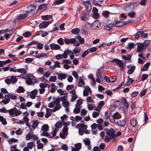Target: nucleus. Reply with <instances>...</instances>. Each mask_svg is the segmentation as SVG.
<instances>
[{
    "mask_svg": "<svg viewBox=\"0 0 151 151\" xmlns=\"http://www.w3.org/2000/svg\"><path fill=\"white\" fill-rule=\"evenodd\" d=\"M112 63H116V64L120 68V69L123 71L124 68V64L122 60H119L118 59H114L111 61Z\"/></svg>",
    "mask_w": 151,
    "mask_h": 151,
    "instance_id": "1",
    "label": "nucleus"
},
{
    "mask_svg": "<svg viewBox=\"0 0 151 151\" xmlns=\"http://www.w3.org/2000/svg\"><path fill=\"white\" fill-rule=\"evenodd\" d=\"M115 131L112 128H110L106 131V134L108 136H110L112 139L115 138L116 137Z\"/></svg>",
    "mask_w": 151,
    "mask_h": 151,
    "instance_id": "2",
    "label": "nucleus"
},
{
    "mask_svg": "<svg viewBox=\"0 0 151 151\" xmlns=\"http://www.w3.org/2000/svg\"><path fill=\"white\" fill-rule=\"evenodd\" d=\"M52 22V21H47L40 23L39 25V27L40 29L46 28Z\"/></svg>",
    "mask_w": 151,
    "mask_h": 151,
    "instance_id": "3",
    "label": "nucleus"
},
{
    "mask_svg": "<svg viewBox=\"0 0 151 151\" xmlns=\"http://www.w3.org/2000/svg\"><path fill=\"white\" fill-rule=\"evenodd\" d=\"M34 77L32 74H28V78L26 80V83L28 85H31L33 84L32 80H33Z\"/></svg>",
    "mask_w": 151,
    "mask_h": 151,
    "instance_id": "4",
    "label": "nucleus"
},
{
    "mask_svg": "<svg viewBox=\"0 0 151 151\" xmlns=\"http://www.w3.org/2000/svg\"><path fill=\"white\" fill-rule=\"evenodd\" d=\"M127 24V22H123L121 21H119L112 23V26H113V27H121Z\"/></svg>",
    "mask_w": 151,
    "mask_h": 151,
    "instance_id": "5",
    "label": "nucleus"
},
{
    "mask_svg": "<svg viewBox=\"0 0 151 151\" xmlns=\"http://www.w3.org/2000/svg\"><path fill=\"white\" fill-rule=\"evenodd\" d=\"M36 8V6L35 5L29 6L27 7L28 11L26 12H28L29 13H30L33 14L35 11Z\"/></svg>",
    "mask_w": 151,
    "mask_h": 151,
    "instance_id": "6",
    "label": "nucleus"
},
{
    "mask_svg": "<svg viewBox=\"0 0 151 151\" xmlns=\"http://www.w3.org/2000/svg\"><path fill=\"white\" fill-rule=\"evenodd\" d=\"M76 39L74 38L70 39H65L64 40L65 43L67 45L74 44L76 42Z\"/></svg>",
    "mask_w": 151,
    "mask_h": 151,
    "instance_id": "7",
    "label": "nucleus"
},
{
    "mask_svg": "<svg viewBox=\"0 0 151 151\" xmlns=\"http://www.w3.org/2000/svg\"><path fill=\"white\" fill-rule=\"evenodd\" d=\"M127 119H125L124 120H120L117 121L116 122V124L118 126L121 127H124L126 124Z\"/></svg>",
    "mask_w": 151,
    "mask_h": 151,
    "instance_id": "8",
    "label": "nucleus"
},
{
    "mask_svg": "<svg viewBox=\"0 0 151 151\" xmlns=\"http://www.w3.org/2000/svg\"><path fill=\"white\" fill-rule=\"evenodd\" d=\"M29 15V12H25V13L19 15L17 17V19L18 20H20L23 19H24Z\"/></svg>",
    "mask_w": 151,
    "mask_h": 151,
    "instance_id": "9",
    "label": "nucleus"
},
{
    "mask_svg": "<svg viewBox=\"0 0 151 151\" xmlns=\"http://www.w3.org/2000/svg\"><path fill=\"white\" fill-rule=\"evenodd\" d=\"M50 49L52 50H58L60 48V46L58 44L51 43L50 45Z\"/></svg>",
    "mask_w": 151,
    "mask_h": 151,
    "instance_id": "10",
    "label": "nucleus"
},
{
    "mask_svg": "<svg viewBox=\"0 0 151 151\" xmlns=\"http://www.w3.org/2000/svg\"><path fill=\"white\" fill-rule=\"evenodd\" d=\"M137 121L135 117L131 118L130 120V124L133 127H135Z\"/></svg>",
    "mask_w": 151,
    "mask_h": 151,
    "instance_id": "11",
    "label": "nucleus"
},
{
    "mask_svg": "<svg viewBox=\"0 0 151 151\" xmlns=\"http://www.w3.org/2000/svg\"><path fill=\"white\" fill-rule=\"evenodd\" d=\"M103 71V68H100L98 69L96 72V76L97 77H99L101 79H102V73Z\"/></svg>",
    "mask_w": 151,
    "mask_h": 151,
    "instance_id": "12",
    "label": "nucleus"
},
{
    "mask_svg": "<svg viewBox=\"0 0 151 151\" xmlns=\"http://www.w3.org/2000/svg\"><path fill=\"white\" fill-rule=\"evenodd\" d=\"M122 102L123 105L127 109H128L129 106V104L126 101L125 98L123 97L122 99Z\"/></svg>",
    "mask_w": 151,
    "mask_h": 151,
    "instance_id": "13",
    "label": "nucleus"
},
{
    "mask_svg": "<svg viewBox=\"0 0 151 151\" xmlns=\"http://www.w3.org/2000/svg\"><path fill=\"white\" fill-rule=\"evenodd\" d=\"M67 76V75L65 73H62L60 74H58V78L60 80H62L63 79H65Z\"/></svg>",
    "mask_w": 151,
    "mask_h": 151,
    "instance_id": "14",
    "label": "nucleus"
},
{
    "mask_svg": "<svg viewBox=\"0 0 151 151\" xmlns=\"http://www.w3.org/2000/svg\"><path fill=\"white\" fill-rule=\"evenodd\" d=\"M46 113L45 114V117L47 118L51 116L52 113V110L47 108L46 109Z\"/></svg>",
    "mask_w": 151,
    "mask_h": 151,
    "instance_id": "15",
    "label": "nucleus"
},
{
    "mask_svg": "<svg viewBox=\"0 0 151 151\" xmlns=\"http://www.w3.org/2000/svg\"><path fill=\"white\" fill-rule=\"evenodd\" d=\"M76 127L77 128H81V129H83V130L86 129L87 127V126L86 124L83 123L78 124Z\"/></svg>",
    "mask_w": 151,
    "mask_h": 151,
    "instance_id": "16",
    "label": "nucleus"
},
{
    "mask_svg": "<svg viewBox=\"0 0 151 151\" xmlns=\"http://www.w3.org/2000/svg\"><path fill=\"white\" fill-rule=\"evenodd\" d=\"M134 81V80L133 79L130 78L129 76H128L127 81L125 85L127 86L130 85L133 83Z\"/></svg>",
    "mask_w": 151,
    "mask_h": 151,
    "instance_id": "17",
    "label": "nucleus"
},
{
    "mask_svg": "<svg viewBox=\"0 0 151 151\" xmlns=\"http://www.w3.org/2000/svg\"><path fill=\"white\" fill-rule=\"evenodd\" d=\"M98 11V9L96 7H93V9L92 12L93 13H95V14H94V17L96 18H97V17L99 16V14L97 13Z\"/></svg>",
    "mask_w": 151,
    "mask_h": 151,
    "instance_id": "18",
    "label": "nucleus"
},
{
    "mask_svg": "<svg viewBox=\"0 0 151 151\" xmlns=\"http://www.w3.org/2000/svg\"><path fill=\"white\" fill-rule=\"evenodd\" d=\"M49 127L48 125L45 124L43 125L41 128V130L42 131L45 132H48L49 131Z\"/></svg>",
    "mask_w": 151,
    "mask_h": 151,
    "instance_id": "19",
    "label": "nucleus"
},
{
    "mask_svg": "<svg viewBox=\"0 0 151 151\" xmlns=\"http://www.w3.org/2000/svg\"><path fill=\"white\" fill-rule=\"evenodd\" d=\"M39 122L37 120H35L33 121L32 124V128L35 129L38 125Z\"/></svg>",
    "mask_w": 151,
    "mask_h": 151,
    "instance_id": "20",
    "label": "nucleus"
},
{
    "mask_svg": "<svg viewBox=\"0 0 151 151\" xmlns=\"http://www.w3.org/2000/svg\"><path fill=\"white\" fill-rule=\"evenodd\" d=\"M35 142L34 141H32V142H30L27 144V147L30 149H32L34 145H35Z\"/></svg>",
    "mask_w": 151,
    "mask_h": 151,
    "instance_id": "21",
    "label": "nucleus"
},
{
    "mask_svg": "<svg viewBox=\"0 0 151 151\" xmlns=\"http://www.w3.org/2000/svg\"><path fill=\"white\" fill-rule=\"evenodd\" d=\"M52 15H46L42 16L41 17L42 19L43 20H48L52 18Z\"/></svg>",
    "mask_w": 151,
    "mask_h": 151,
    "instance_id": "22",
    "label": "nucleus"
},
{
    "mask_svg": "<svg viewBox=\"0 0 151 151\" xmlns=\"http://www.w3.org/2000/svg\"><path fill=\"white\" fill-rule=\"evenodd\" d=\"M75 38L79 40L80 43L83 44L84 42V40L83 38H81L79 35H78L75 37Z\"/></svg>",
    "mask_w": 151,
    "mask_h": 151,
    "instance_id": "23",
    "label": "nucleus"
},
{
    "mask_svg": "<svg viewBox=\"0 0 151 151\" xmlns=\"http://www.w3.org/2000/svg\"><path fill=\"white\" fill-rule=\"evenodd\" d=\"M144 45L142 44H139L137 46V50L139 52H142L144 48Z\"/></svg>",
    "mask_w": 151,
    "mask_h": 151,
    "instance_id": "24",
    "label": "nucleus"
},
{
    "mask_svg": "<svg viewBox=\"0 0 151 151\" xmlns=\"http://www.w3.org/2000/svg\"><path fill=\"white\" fill-rule=\"evenodd\" d=\"M150 63H147L144 65L142 69V71H145L147 70L148 68L150 65Z\"/></svg>",
    "mask_w": 151,
    "mask_h": 151,
    "instance_id": "25",
    "label": "nucleus"
},
{
    "mask_svg": "<svg viewBox=\"0 0 151 151\" xmlns=\"http://www.w3.org/2000/svg\"><path fill=\"white\" fill-rule=\"evenodd\" d=\"M0 121L1 122L2 124L4 125L7 124L6 119L2 116L0 115Z\"/></svg>",
    "mask_w": 151,
    "mask_h": 151,
    "instance_id": "26",
    "label": "nucleus"
},
{
    "mask_svg": "<svg viewBox=\"0 0 151 151\" xmlns=\"http://www.w3.org/2000/svg\"><path fill=\"white\" fill-rule=\"evenodd\" d=\"M10 77V80H11V83L13 84H14L17 81L18 79L16 78V77L15 76H11Z\"/></svg>",
    "mask_w": 151,
    "mask_h": 151,
    "instance_id": "27",
    "label": "nucleus"
},
{
    "mask_svg": "<svg viewBox=\"0 0 151 151\" xmlns=\"http://www.w3.org/2000/svg\"><path fill=\"white\" fill-rule=\"evenodd\" d=\"M143 31H138L135 35V38L137 39L141 37L142 36V34L144 33Z\"/></svg>",
    "mask_w": 151,
    "mask_h": 151,
    "instance_id": "28",
    "label": "nucleus"
},
{
    "mask_svg": "<svg viewBox=\"0 0 151 151\" xmlns=\"http://www.w3.org/2000/svg\"><path fill=\"white\" fill-rule=\"evenodd\" d=\"M17 72L22 73L23 74H24L27 73L26 70L24 68L17 69Z\"/></svg>",
    "mask_w": 151,
    "mask_h": 151,
    "instance_id": "29",
    "label": "nucleus"
},
{
    "mask_svg": "<svg viewBox=\"0 0 151 151\" xmlns=\"http://www.w3.org/2000/svg\"><path fill=\"white\" fill-rule=\"evenodd\" d=\"M14 114L15 116H18L22 114V112L18 110L16 108L14 107Z\"/></svg>",
    "mask_w": 151,
    "mask_h": 151,
    "instance_id": "30",
    "label": "nucleus"
},
{
    "mask_svg": "<svg viewBox=\"0 0 151 151\" xmlns=\"http://www.w3.org/2000/svg\"><path fill=\"white\" fill-rule=\"evenodd\" d=\"M135 69V67L134 65H133L130 69H129L127 71L128 73L131 74L132 73Z\"/></svg>",
    "mask_w": 151,
    "mask_h": 151,
    "instance_id": "31",
    "label": "nucleus"
},
{
    "mask_svg": "<svg viewBox=\"0 0 151 151\" xmlns=\"http://www.w3.org/2000/svg\"><path fill=\"white\" fill-rule=\"evenodd\" d=\"M71 32L74 34L76 35L79 33L80 30L78 28H76L72 29L71 31Z\"/></svg>",
    "mask_w": 151,
    "mask_h": 151,
    "instance_id": "32",
    "label": "nucleus"
},
{
    "mask_svg": "<svg viewBox=\"0 0 151 151\" xmlns=\"http://www.w3.org/2000/svg\"><path fill=\"white\" fill-rule=\"evenodd\" d=\"M14 107L9 110H7V112H8L10 115L11 116H14Z\"/></svg>",
    "mask_w": 151,
    "mask_h": 151,
    "instance_id": "33",
    "label": "nucleus"
},
{
    "mask_svg": "<svg viewBox=\"0 0 151 151\" xmlns=\"http://www.w3.org/2000/svg\"><path fill=\"white\" fill-rule=\"evenodd\" d=\"M62 124L61 122H58L55 124V129L57 130H59V128L62 126Z\"/></svg>",
    "mask_w": 151,
    "mask_h": 151,
    "instance_id": "34",
    "label": "nucleus"
},
{
    "mask_svg": "<svg viewBox=\"0 0 151 151\" xmlns=\"http://www.w3.org/2000/svg\"><path fill=\"white\" fill-rule=\"evenodd\" d=\"M61 108V105H56L55 106L53 110H52V111L55 112L56 111L59 110Z\"/></svg>",
    "mask_w": 151,
    "mask_h": 151,
    "instance_id": "35",
    "label": "nucleus"
},
{
    "mask_svg": "<svg viewBox=\"0 0 151 151\" xmlns=\"http://www.w3.org/2000/svg\"><path fill=\"white\" fill-rule=\"evenodd\" d=\"M85 85V83L83 79H81L80 78L79 79V81L78 83V86L79 87H81L82 85Z\"/></svg>",
    "mask_w": 151,
    "mask_h": 151,
    "instance_id": "36",
    "label": "nucleus"
},
{
    "mask_svg": "<svg viewBox=\"0 0 151 151\" xmlns=\"http://www.w3.org/2000/svg\"><path fill=\"white\" fill-rule=\"evenodd\" d=\"M24 89L23 87L21 86H19L17 90V92L18 93H24Z\"/></svg>",
    "mask_w": 151,
    "mask_h": 151,
    "instance_id": "37",
    "label": "nucleus"
},
{
    "mask_svg": "<svg viewBox=\"0 0 151 151\" xmlns=\"http://www.w3.org/2000/svg\"><path fill=\"white\" fill-rule=\"evenodd\" d=\"M113 116L115 119H118L120 118V115L118 112H116L114 114Z\"/></svg>",
    "mask_w": 151,
    "mask_h": 151,
    "instance_id": "38",
    "label": "nucleus"
},
{
    "mask_svg": "<svg viewBox=\"0 0 151 151\" xmlns=\"http://www.w3.org/2000/svg\"><path fill=\"white\" fill-rule=\"evenodd\" d=\"M68 128L67 127H65L63 128L62 132L64 133L65 135H67Z\"/></svg>",
    "mask_w": 151,
    "mask_h": 151,
    "instance_id": "39",
    "label": "nucleus"
},
{
    "mask_svg": "<svg viewBox=\"0 0 151 151\" xmlns=\"http://www.w3.org/2000/svg\"><path fill=\"white\" fill-rule=\"evenodd\" d=\"M31 33L29 31H27L23 34V36L25 37H29L31 35Z\"/></svg>",
    "mask_w": 151,
    "mask_h": 151,
    "instance_id": "40",
    "label": "nucleus"
},
{
    "mask_svg": "<svg viewBox=\"0 0 151 151\" xmlns=\"http://www.w3.org/2000/svg\"><path fill=\"white\" fill-rule=\"evenodd\" d=\"M37 73L40 74H42L44 73V70L42 68L39 67L37 70Z\"/></svg>",
    "mask_w": 151,
    "mask_h": 151,
    "instance_id": "41",
    "label": "nucleus"
},
{
    "mask_svg": "<svg viewBox=\"0 0 151 151\" xmlns=\"http://www.w3.org/2000/svg\"><path fill=\"white\" fill-rule=\"evenodd\" d=\"M150 42V41L149 40H146L144 42L143 45H144V47H146L148 46Z\"/></svg>",
    "mask_w": 151,
    "mask_h": 151,
    "instance_id": "42",
    "label": "nucleus"
},
{
    "mask_svg": "<svg viewBox=\"0 0 151 151\" xmlns=\"http://www.w3.org/2000/svg\"><path fill=\"white\" fill-rule=\"evenodd\" d=\"M23 119L24 122H25L27 126L28 127H30V126H29H29L28 125H27V124L28 123V122L29 121V119L28 118L27 116H24L23 118Z\"/></svg>",
    "mask_w": 151,
    "mask_h": 151,
    "instance_id": "43",
    "label": "nucleus"
},
{
    "mask_svg": "<svg viewBox=\"0 0 151 151\" xmlns=\"http://www.w3.org/2000/svg\"><path fill=\"white\" fill-rule=\"evenodd\" d=\"M57 79V77L56 76H51L49 78V80L52 82H55Z\"/></svg>",
    "mask_w": 151,
    "mask_h": 151,
    "instance_id": "44",
    "label": "nucleus"
},
{
    "mask_svg": "<svg viewBox=\"0 0 151 151\" xmlns=\"http://www.w3.org/2000/svg\"><path fill=\"white\" fill-rule=\"evenodd\" d=\"M32 134L29 133L26 135L25 139L26 140H29L32 138Z\"/></svg>",
    "mask_w": 151,
    "mask_h": 151,
    "instance_id": "45",
    "label": "nucleus"
},
{
    "mask_svg": "<svg viewBox=\"0 0 151 151\" xmlns=\"http://www.w3.org/2000/svg\"><path fill=\"white\" fill-rule=\"evenodd\" d=\"M127 47L129 49H134V44L133 43H129L128 44Z\"/></svg>",
    "mask_w": 151,
    "mask_h": 151,
    "instance_id": "46",
    "label": "nucleus"
},
{
    "mask_svg": "<svg viewBox=\"0 0 151 151\" xmlns=\"http://www.w3.org/2000/svg\"><path fill=\"white\" fill-rule=\"evenodd\" d=\"M47 6V4H45L41 5L39 6L38 10L43 9L44 8H46Z\"/></svg>",
    "mask_w": 151,
    "mask_h": 151,
    "instance_id": "47",
    "label": "nucleus"
},
{
    "mask_svg": "<svg viewBox=\"0 0 151 151\" xmlns=\"http://www.w3.org/2000/svg\"><path fill=\"white\" fill-rule=\"evenodd\" d=\"M148 76V75L147 74H143L142 76V81H144L146 80Z\"/></svg>",
    "mask_w": 151,
    "mask_h": 151,
    "instance_id": "48",
    "label": "nucleus"
},
{
    "mask_svg": "<svg viewBox=\"0 0 151 151\" xmlns=\"http://www.w3.org/2000/svg\"><path fill=\"white\" fill-rule=\"evenodd\" d=\"M23 133V132L22 131L21 128H19L16 131V133L17 135H21Z\"/></svg>",
    "mask_w": 151,
    "mask_h": 151,
    "instance_id": "49",
    "label": "nucleus"
},
{
    "mask_svg": "<svg viewBox=\"0 0 151 151\" xmlns=\"http://www.w3.org/2000/svg\"><path fill=\"white\" fill-rule=\"evenodd\" d=\"M54 102H55V104L60 105V99L59 98H57Z\"/></svg>",
    "mask_w": 151,
    "mask_h": 151,
    "instance_id": "50",
    "label": "nucleus"
},
{
    "mask_svg": "<svg viewBox=\"0 0 151 151\" xmlns=\"http://www.w3.org/2000/svg\"><path fill=\"white\" fill-rule=\"evenodd\" d=\"M104 102L103 101H101L98 104V107L99 108H101L104 105Z\"/></svg>",
    "mask_w": 151,
    "mask_h": 151,
    "instance_id": "51",
    "label": "nucleus"
},
{
    "mask_svg": "<svg viewBox=\"0 0 151 151\" xmlns=\"http://www.w3.org/2000/svg\"><path fill=\"white\" fill-rule=\"evenodd\" d=\"M75 148L79 150L81 147V145L80 143H78L75 145Z\"/></svg>",
    "mask_w": 151,
    "mask_h": 151,
    "instance_id": "52",
    "label": "nucleus"
},
{
    "mask_svg": "<svg viewBox=\"0 0 151 151\" xmlns=\"http://www.w3.org/2000/svg\"><path fill=\"white\" fill-rule=\"evenodd\" d=\"M72 97L71 99L72 101H74L78 97L77 96L76 93L75 94H72Z\"/></svg>",
    "mask_w": 151,
    "mask_h": 151,
    "instance_id": "53",
    "label": "nucleus"
},
{
    "mask_svg": "<svg viewBox=\"0 0 151 151\" xmlns=\"http://www.w3.org/2000/svg\"><path fill=\"white\" fill-rule=\"evenodd\" d=\"M40 32L41 33V36L42 37H45L48 34V32H43V31H40Z\"/></svg>",
    "mask_w": 151,
    "mask_h": 151,
    "instance_id": "54",
    "label": "nucleus"
},
{
    "mask_svg": "<svg viewBox=\"0 0 151 151\" xmlns=\"http://www.w3.org/2000/svg\"><path fill=\"white\" fill-rule=\"evenodd\" d=\"M58 43L61 45H63L64 44V41L63 39L62 38H60L57 40Z\"/></svg>",
    "mask_w": 151,
    "mask_h": 151,
    "instance_id": "55",
    "label": "nucleus"
},
{
    "mask_svg": "<svg viewBox=\"0 0 151 151\" xmlns=\"http://www.w3.org/2000/svg\"><path fill=\"white\" fill-rule=\"evenodd\" d=\"M34 60V58H28L25 59V62L26 63H29L32 62Z\"/></svg>",
    "mask_w": 151,
    "mask_h": 151,
    "instance_id": "56",
    "label": "nucleus"
},
{
    "mask_svg": "<svg viewBox=\"0 0 151 151\" xmlns=\"http://www.w3.org/2000/svg\"><path fill=\"white\" fill-rule=\"evenodd\" d=\"M47 55L44 54H42L40 55H37L36 56V58H41L44 57L45 58H46L47 57Z\"/></svg>",
    "mask_w": 151,
    "mask_h": 151,
    "instance_id": "57",
    "label": "nucleus"
},
{
    "mask_svg": "<svg viewBox=\"0 0 151 151\" xmlns=\"http://www.w3.org/2000/svg\"><path fill=\"white\" fill-rule=\"evenodd\" d=\"M65 0H57L55 2V3L56 4L58 5L63 3Z\"/></svg>",
    "mask_w": 151,
    "mask_h": 151,
    "instance_id": "58",
    "label": "nucleus"
},
{
    "mask_svg": "<svg viewBox=\"0 0 151 151\" xmlns=\"http://www.w3.org/2000/svg\"><path fill=\"white\" fill-rule=\"evenodd\" d=\"M8 141L10 143L11 142H16L18 141V139L14 138H12L10 139H9Z\"/></svg>",
    "mask_w": 151,
    "mask_h": 151,
    "instance_id": "59",
    "label": "nucleus"
},
{
    "mask_svg": "<svg viewBox=\"0 0 151 151\" xmlns=\"http://www.w3.org/2000/svg\"><path fill=\"white\" fill-rule=\"evenodd\" d=\"M109 14V12L107 11H106L105 12H102V15L105 17H107Z\"/></svg>",
    "mask_w": 151,
    "mask_h": 151,
    "instance_id": "60",
    "label": "nucleus"
},
{
    "mask_svg": "<svg viewBox=\"0 0 151 151\" xmlns=\"http://www.w3.org/2000/svg\"><path fill=\"white\" fill-rule=\"evenodd\" d=\"M37 47L40 49H42L43 48V45L42 43L37 42Z\"/></svg>",
    "mask_w": 151,
    "mask_h": 151,
    "instance_id": "61",
    "label": "nucleus"
},
{
    "mask_svg": "<svg viewBox=\"0 0 151 151\" xmlns=\"http://www.w3.org/2000/svg\"><path fill=\"white\" fill-rule=\"evenodd\" d=\"M89 53L88 50H86L82 54V57L83 58H84L85 56L88 54Z\"/></svg>",
    "mask_w": 151,
    "mask_h": 151,
    "instance_id": "62",
    "label": "nucleus"
},
{
    "mask_svg": "<svg viewBox=\"0 0 151 151\" xmlns=\"http://www.w3.org/2000/svg\"><path fill=\"white\" fill-rule=\"evenodd\" d=\"M62 149L65 151H67L68 148L66 145L63 144L62 146Z\"/></svg>",
    "mask_w": 151,
    "mask_h": 151,
    "instance_id": "63",
    "label": "nucleus"
},
{
    "mask_svg": "<svg viewBox=\"0 0 151 151\" xmlns=\"http://www.w3.org/2000/svg\"><path fill=\"white\" fill-rule=\"evenodd\" d=\"M97 50V48L96 47H93L89 49V51L91 52H93L96 51Z\"/></svg>",
    "mask_w": 151,
    "mask_h": 151,
    "instance_id": "64",
    "label": "nucleus"
}]
</instances>
